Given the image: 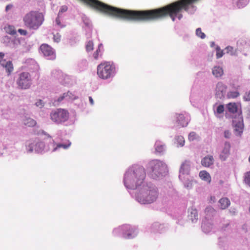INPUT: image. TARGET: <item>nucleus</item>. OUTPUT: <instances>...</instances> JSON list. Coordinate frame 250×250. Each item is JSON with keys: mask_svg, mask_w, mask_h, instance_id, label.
I'll use <instances>...</instances> for the list:
<instances>
[{"mask_svg": "<svg viewBox=\"0 0 250 250\" xmlns=\"http://www.w3.org/2000/svg\"><path fill=\"white\" fill-rule=\"evenodd\" d=\"M197 0H179L165 6L155 9V21L159 20L169 16L173 21L177 18L181 20L183 17V10L188 11L189 6Z\"/></svg>", "mask_w": 250, "mask_h": 250, "instance_id": "nucleus-1", "label": "nucleus"}, {"mask_svg": "<svg viewBox=\"0 0 250 250\" xmlns=\"http://www.w3.org/2000/svg\"><path fill=\"white\" fill-rule=\"evenodd\" d=\"M146 177L145 169L142 167H135L129 169L125 175L124 183L129 189H135L140 186Z\"/></svg>", "mask_w": 250, "mask_h": 250, "instance_id": "nucleus-2", "label": "nucleus"}, {"mask_svg": "<svg viewBox=\"0 0 250 250\" xmlns=\"http://www.w3.org/2000/svg\"><path fill=\"white\" fill-rule=\"evenodd\" d=\"M23 21L27 28L37 30L44 21V15L38 11H31L25 15Z\"/></svg>", "mask_w": 250, "mask_h": 250, "instance_id": "nucleus-3", "label": "nucleus"}, {"mask_svg": "<svg viewBox=\"0 0 250 250\" xmlns=\"http://www.w3.org/2000/svg\"><path fill=\"white\" fill-rule=\"evenodd\" d=\"M115 72V67L113 63L104 62L97 66V73L99 77L106 80L113 77Z\"/></svg>", "mask_w": 250, "mask_h": 250, "instance_id": "nucleus-4", "label": "nucleus"}, {"mask_svg": "<svg viewBox=\"0 0 250 250\" xmlns=\"http://www.w3.org/2000/svg\"><path fill=\"white\" fill-rule=\"evenodd\" d=\"M158 196V191L155 188L152 190L146 191V192H141L136 195L137 201L139 202H146L147 203H151L156 201Z\"/></svg>", "mask_w": 250, "mask_h": 250, "instance_id": "nucleus-5", "label": "nucleus"}, {"mask_svg": "<svg viewBox=\"0 0 250 250\" xmlns=\"http://www.w3.org/2000/svg\"><path fill=\"white\" fill-rule=\"evenodd\" d=\"M69 117L68 111L65 109L59 108L50 114L51 120L57 124H60L68 120Z\"/></svg>", "mask_w": 250, "mask_h": 250, "instance_id": "nucleus-6", "label": "nucleus"}, {"mask_svg": "<svg viewBox=\"0 0 250 250\" xmlns=\"http://www.w3.org/2000/svg\"><path fill=\"white\" fill-rule=\"evenodd\" d=\"M16 83L20 89H27L29 88L32 85V78L30 73L27 72L20 73Z\"/></svg>", "mask_w": 250, "mask_h": 250, "instance_id": "nucleus-7", "label": "nucleus"}, {"mask_svg": "<svg viewBox=\"0 0 250 250\" xmlns=\"http://www.w3.org/2000/svg\"><path fill=\"white\" fill-rule=\"evenodd\" d=\"M123 235L125 238L130 239L134 237L137 233L136 229L128 225H124L121 227Z\"/></svg>", "mask_w": 250, "mask_h": 250, "instance_id": "nucleus-8", "label": "nucleus"}, {"mask_svg": "<svg viewBox=\"0 0 250 250\" xmlns=\"http://www.w3.org/2000/svg\"><path fill=\"white\" fill-rule=\"evenodd\" d=\"M40 49L44 56L49 59H54L56 58L55 53L53 48L47 44H42L40 46Z\"/></svg>", "mask_w": 250, "mask_h": 250, "instance_id": "nucleus-9", "label": "nucleus"}, {"mask_svg": "<svg viewBox=\"0 0 250 250\" xmlns=\"http://www.w3.org/2000/svg\"><path fill=\"white\" fill-rule=\"evenodd\" d=\"M28 146L29 152H32L34 150L38 153H41L43 150L45 145L43 142L35 140L30 144Z\"/></svg>", "mask_w": 250, "mask_h": 250, "instance_id": "nucleus-10", "label": "nucleus"}, {"mask_svg": "<svg viewBox=\"0 0 250 250\" xmlns=\"http://www.w3.org/2000/svg\"><path fill=\"white\" fill-rule=\"evenodd\" d=\"M227 86L222 82H219L217 83L216 87V96L219 98H221L224 97L226 90Z\"/></svg>", "mask_w": 250, "mask_h": 250, "instance_id": "nucleus-11", "label": "nucleus"}, {"mask_svg": "<svg viewBox=\"0 0 250 250\" xmlns=\"http://www.w3.org/2000/svg\"><path fill=\"white\" fill-rule=\"evenodd\" d=\"M202 229L205 233L210 232L213 229V224L210 219H204L202 221Z\"/></svg>", "mask_w": 250, "mask_h": 250, "instance_id": "nucleus-12", "label": "nucleus"}, {"mask_svg": "<svg viewBox=\"0 0 250 250\" xmlns=\"http://www.w3.org/2000/svg\"><path fill=\"white\" fill-rule=\"evenodd\" d=\"M230 144L229 142H225L224 147L220 155V158L222 161H225L230 154Z\"/></svg>", "mask_w": 250, "mask_h": 250, "instance_id": "nucleus-13", "label": "nucleus"}, {"mask_svg": "<svg viewBox=\"0 0 250 250\" xmlns=\"http://www.w3.org/2000/svg\"><path fill=\"white\" fill-rule=\"evenodd\" d=\"M188 218L190 220L192 223H195L198 220L197 211L196 208L193 207L188 208Z\"/></svg>", "mask_w": 250, "mask_h": 250, "instance_id": "nucleus-14", "label": "nucleus"}, {"mask_svg": "<svg viewBox=\"0 0 250 250\" xmlns=\"http://www.w3.org/2000/svg\"><path fill=\"white\" fill-rule=\"evenodd\" d=\"M52 76L54 78L58 79L59 81L62 84L66 83V80L68 79V77L60 71H53L52 72Z\"/></svg>", "mask_w": 250, "mask_h": 250, "instance_id": "nucleus-15", "label": "nucleus"}, {"mask_svg": "<svg viewBox=\"0 0 250 250\" xmlns=\"http://www.w3.org/2000/svg\"><path fill=\"white\" fill-rule=\"evenodd\" d=\"M176 122L180 127L186 126L188 124V119L182 114H177Z\"/></svg>", "mask_w": 250, "mask_h": 250, "instance_id": "nucleus-16", "label": "nucleus"}, {"mask_svg": "<svg viewBox=\"0 0 250 250\" xmlns=\"http://www.w3.org/2000/svg\"><path fill=\"white\" fill-rule=\"evenodd\" d=\"M214 158L211 155H208L201 160V164L205 167H209L214 164Z\"/></svg>", "mask_w": 250, "mask_h": 250, "instance_id": "nucleus-17", "label": "nucleus"}, {"mask_svg": "<svg viewBox=\"0 0 250 250\" xmlns=\"http://www.w3.org/2000/svg\"><path fill=\"white\" fill-rule=\"evenodd\" d=\"M190 170V164L189 162L186 161L184 162L180 168L179 177H181V174H188Z\"/></svg>", "mask_w": 250, "mask_h": 250, "instance_id": "nucleus-18", "label": "nucleus"}, {"mask_svg": "<svg viewBox=\"0 0 250 250\" xmlns=\"http://www.w3.org/2000/svg\"><path fill=\"white\" fill-rule=\"evenodd\" d=\"M199 176L203 181L210 184L211 181V178L209 173L206 170H202L199 172Z\"/></svg>", "mask_w": 250, "mask_h": 250, "instance_id": "nucleus-19", "label": "nucleus"}, {"mask_svg": "<svg viewBox=\"0 0 250 250\" xmlns=\"http://www.w3.org/2000/svg\"><path fill=\"white\" fill-rule=\"evenodd\" d=\"M215 210L211 206H208L205 210L206 216L204 219H208L211 220V217L213 216L215 214Z\"/></svg>", "mask_w": 250, "mask_h": 250, "instance_id": "nucleus-20", "label": "nucleus"}, {"mask_svg": "<svg viewBox=\"0 0 250 250\" xmlns=\"http://www.w3.org/2000/svg\"><path fill=\"white\" fill-rule=\"evenodd\" d=\"M1 65L5 69L8 75H11L14 70L13 65L11 61H7L1 64Z\"/></svg>", "mask_w": 250, "mask_h": 250, "instance_id": "nucleus-21", "label": "nucleus"}, {"mask_svg": "<svg viewBox=\"0 0 250 250\" xmlns=\"http://www.w3.org/2000/svg\"><path fill=\"white\" fill-rule=\"evenodd\" d=\"M212 73L215 77H220L223 75L224 71L222 67L214 66L212 68Z\"/></svg>", "mask_w": 250, "mask_h": 250, "instance_id": "nucleus-22", "label": "nucleus"}, {"mask_svg": "<svg viewBox=\"0 0 250 250\" xmlns=\"http://www.w3.org/2000/svg\"><path fill=\"white\" fill-rule=\"evenodd\" d=\"M229 111L231 113H235L237 112L238 107L236 103H230L227 105Z\"/></svg>", "mask_w": 250, "mask_h": 250, "instance_id": "nucleus-23", "label": "nucleus"}, {"mask_svg": "<svg viewBox=\"0 0 250 250\" xmlns=\"http://www.w3.org/2000/svg\"><path fill=\"white\" fill-rule=\"evenodd\" d=\"M23 122L24 125L28 127H33L36 125V121L29 117L25 118Z\"/></svg>", "mask_w": 250, "mask_h": 250, "instance_id": "nucleus-24", "label": "nucleus"}, {"mask_svg": "<svg viewBox=\"0 0 250 250\" xmlns=\"http://www.w3.org/2000/svg\"><path fill=\"white\" fill-rule=\"evenodd\" d=\"M5 31L11 35H15L16 34V30L14 26L8 25L4 27Z\"/></svg>", "mask_w": 250, "mask_h": 250, "instance_id": "nucleus-25", "label": "nucleus"}, {"mask_svg": "<svg viewBox=\"0 0 250 250\" xmlns=\"http://www.w3.org/2000/svg\"><path fill=\"white\" fill-rule=\"evenodd\" d=\"M155 150L157 152L161 153L165 150V146L159 141H156L155 143Z\"/></svg>", "mask_w": 250, "mask_h": 250, "instance_id": "nucleus-26", "label": "nucleus"}, {"mask_svg": "<svg viewBox=\"0 0 250 250\" xmlns=\"http://www.w3.org/2000/svg\"><path fill=\"white\" fill-rule=\"evenodd\" d=\"M230 221L229 220L223 219L221 223L220 228L223 230H226L230 226Z\"/></svg>", "mask_w": 250, "mask_h": 250, "instance_id": "nucleus-27", "label": "nucleus"}, {"mask_svg": "<svg viewBox=\"0 0 250 250\" xmlns=\"http://www.w3.org/2000/svg\"><path fill=\"white\" fill-rule=\"evenodd\" d=\"M152 167H153L152 168V171H157L159 170V167L160 166L162 165V163L161 162L156 160L153 161L150 163Z\"/></svg>", "mask_w": 250, "mask_h": 250, "instance_id": "nucleus-28", "label": "nucleus"}, {"mask_svg": "<svg viewBox=\"0 0 250 250\" xmlns=\"http://www.w3.org/2000/svg\"><path fill=\"white\" fill-rule=\"evenodd\" d=\"M163 228V226L158 222L154 223L151 226V229L154 232H160Z\"/></svg>", "mask_w": 250, "mask_h": 250, "instance_id": "nucleus-29", "label": "nucleus"}, {"mask_svg": "<svg viewBox=\"0 0 250 250\" xmlns=\"http://www.w3.org/2000/svg\"><path fill=\"white\" fill-rule=\"evenodd\" d=\"M103 47L102 44H100L98 45V49L96 50V51L93 53V56L95 60H98L99 56H102V51L101 47Z\"/></svg>", "mask_w": 250, "mask_h": 250, "instance_id": "nucleus-30", "label": "nucleus"}, {"mask_svg": "<svg viewBox=\"0 0 250 250\" xmlns=\"http://www.w3.org/2000/svg\"><path fill=\"white\" fill-rule=\"evenodd\" d=\"M243 125L241 123H238L235 125L234 130L237 133L238 135H240L241 134L243 131Z\"/></svg>", "mask_w": 250, "mask_h": 250, "instance_id": "nucleus-31", "label": "nucleus"}, {"mask_svg": "<svg viewBox=\"0 0 250 250\" xmlns=\"http://www.w3.org/2000/svg\"><path fill=\"white\" fill-rule=\"evenodd\" d=\"M239 93L237 91H229L228 93L227 97L228 98H235L239 96Z\"/></svg>", "mask_w": 250, "mask_h": 250, "instance_id": "nucleus-32", "label": "nucleus"}, {"mask_svg": "<svg viewBox=\"0 0 250 250\" xmlns=\"http://www.w3.org/2000/svg\"><path fill=\"white\" fill-rule=\"evenodd\" d=\"M177 144L181 146H183L185 144V140L183 136H179L176 138Z\"/></svg>", "mask_w": 250, "mask_h": 250, "instance_id": "nucleus-33", "label": "nucleus"}, {"mask_svg": "<svg viewBox=\"0 0 250 250\" xmlns=\"http://www.w3.org/2000/svg\"><path fill=\"white\" fill-rule=\"evenodd\" d=\"M196 35L201 38L202 39H204L206 37L205 34L202 32L201 29L200 28H198L196 30Z\"/></svg>", "mask_w": 250, "mask_h": 250, "instance_id": "nucleus-34", "label": "nucleus"}, {"mask_svg": "<svg viewBox=\"0 0 250 250\" xmlns=\"http://www.w3.org/2000/svg\"><path fill=\"white\" fill-rule=\"evenodd\" d=\"M199 138L197 134L194 132H190L188 135V139L189 141H193Z\"/></svg>", "mask_w": 250, "mask_h": 250, "instance_id": "nucleus-35", "label": "nucleus"}, {"mask_svg": "<svg viewBox=\"0 0 250 250\" xmlns=\"http://www.w3.org/2000/svg\"><path fill=\"white\" fill-rule=\"evenodd\" d=\"M94 48V43L92 41H89L86 45V50L87 51L93 50Z\"/></svg>", "mask_w": 250, "mask_h": 250, "instance_id": "nucleus-36", "label": "nucleus"}, {"mask_svg": "<svg viewBox=\"0 0 250 250\" xmlns=\"http://www.w3.org/2000/svg\"><path fill=\"white\" fill-rule=\"evenodd\" d=\"M244 181L245 183L250 187V172L246 173Z\"/></svg>", "mask_w": 250, "mask_h": 250, "instance_id": "nucleus-37", "label": "nucleus"}, {"mask_svg": "<svg viewBox=\"0 0 250 250\" xmlns=\"http://www.w3.org/2000/svg\"><path fill=\"white\" fill-rule=\"evenodd\" d=\"M223 50H221L218 47L216 48V58L217 59L221 58L223 56Z\"/></svg>", "mask_w": 250, "mask_h": 250, "instance_id": "nucleus-38", "label": "nucleus"}, {"mask_svg": "<svg viewBox=\"0 0 250 250\" xmlns=\"http://www.w3.org/2000/svg\"><path fill=\"white\" fill-rule=\"evenodd\" d=\"M241 230L244 233H247L248 231V224L247 223H244V224H243L241 227Z\"/></svg>", "mask_w": 250, "mask_h": 250, "instance_id": "nucleus-39", "label": "nucleus"}, {"mask_svg": "<svg viewBox=\"0 0 250 250\" xmlns=\"http://www.w3.org/2000/svg\"><path fill=\"white\" fill-rule=\"evenodd\" d=\"M60 17L59 15L58 16L57 18L56 19V24L58 25V26L60 28H63L65 26V25L62 24L61 23V20L60 19Z\"/></svg>", "mask_w": 250, "mask_h": 250, "instance_id": "nucleus-40", "label": "nucleus"}, {"mask_svg": "<svg viewBox=\"0 0 250 250\" xmlns=\"http://www.w3.org/2000/svg\"><path fill=\"white\" fill-rule=\"evenodd\" d=\"M243 99L246 101H250V90L245 93Z\"/></svg>", "mask_w": 250, "mask_h": 250, "instance_id": "nucleus-41", "label": "nucleus"}, {"mask_svg": "<svg viewBox=\"0 0 250 250\" xmlns=\"http://www.w3.org/2000/svg\"><path fill=\"white\" fill-rule=\"evenodd\" d=\"M217 112L218 114L222 113L224 111V107L223 105H219L217 108Z\"/></svg>", "mask_w": 250, "mask_h": 250, "instance_id": "nucleus-42", "label": "nucleus"}, {"mask_svg": "<svg viewBox=\"0 0 250 250\" xmlns=\"http://www.w3.org/2000/svg\"><path fill=\"white\" fill-rule=\"evenodd\" d=\"M230 201L228 198L223 197L219 201V203H229Z\"/></svg>", "mask_w": 250, "mask_h": 250, "instance_id": "nucleus-43", "label": "nucleus"}, {"mask_svg": "<svg viewBox=\"0 0 250 250\" xmlns=\"http://www.w3.org/2000/svg\"><path fill=\"white\" fill-rule=\"evenodd\" d=\"M71 143L69 142L68 144H59L57 145V147H63L64 149L67 148L70 146Z\"/></svg>", "mask_w": 250, "mask_h": 250, "instance_id": "nucleus-44", "label": "nucleus"}, {"mask_svg": "<svg viewBox=\"0 0 250 250\" xmlns=\"http://www.w3.org/2000/svg\"><path fill=\"white\" fill-rule=\"evenodd\" d=\"M67 10V7L66 6H62L59 12V13H58L59 16H60V15L62 13L66 11Z\"/></svg>", "mask_w": 250, "mask_h": 250, "instance_id": "nucleus-45", "label": "nucleus"}, {"mask_svg": "<svg viewBox=\"0 0 250 250\" xmlns=\"http://www.w3.org/2000/svg\"><path fill=\"white\" fill-rule=\"evenodd\" d=\"M4 54L2 52H0V64L5 62V60L4 59Z\"/></svg>", "mask_w": 250, "mask_h": 250, "instance_id": "nucleus-46", "label": "nucleus"}, {"mask_svg": "<svg viewBox=\"0 0 250 250\" xmlns=\"http://www.w3.org/2000/svg\"><path fill=\"white\" fill-rule=\"evenodd\" d=\"M18 31L21 35L26 36L27 34V31L25 30L19 29Z\"/></svg>", "mask_w": 250, "mask_h": 250, "instance_id": "nucleus-47", "label": "nucleus"}, {"mask_svg": "<svg viewBox=\"0 0 250 250\" xmlns=\"http://www.w3.org/2000/svg\"><path fill=\"white\" fill-rule=\"evenodd\" d=\"M245 43L246 47H245L246 49H249L248 46H250V41L248 40L247 42L242 41L240 42V44H243Z\"/></svg>", "mask_w": 250, "mask_h": 250, "instance_id": "nucleus-48", "label": "nucleus"}, {"mask_svg": "<svg viewBox=\"0 0 250 250\" xmlns=\"http://www.w3.org/2000/svg\"><path fill=\"white\" fill-rule=\"evenodd\" d=\"M231 136V133L229 130H225L224 131V137L226 138H229Z\"/></svg>", "mask_w": 250, "mask_h": 250, "instance_id": "nucleus-49", "label": "nucleus"}, {"mask_svg": "<svg viewBox=\"0 0 250 250\" xmlns=\"http://www.w3.org/2000/svg\"><path fill=\"white\" fill-rule=\"evenodd\" d=\"M225 242V239L223 238H219V245L220 246H223L224 243Z\"/></svg>", "mask_w": 250, "mask_h": 250, "instance_id": "nucleus-50", "label": "nucleus"}, {"mask_svg": "<svg viewBox=\"0 0 250 250\" xmlns=\"http://www.w3.org/2000/svg\"><path fill=\"white\" fill-rule=\"evenodd\" d=\"M36 105L37 106H39L40 107H42L43 106V103L42 102V101L40 100L39 101H38L36 103Z\"/></svg>", "mask_w": 250, "mask_h": 250, "instance_id": "nucleus-51", "label": "nucleus"}, {"mask_svg": "<svg viewBox=\"0 0 250 250\" xmlns=\"http://www.w3.org/2000/svg\"><path fill=\"white\" fill-rule=\"evenodd\" d=\"M230 204H220V208L222 209H224L229 207Z\"/></svg>", "mask_w": 250, "mask_h": 250, "instance_id": "nucleus-52", "label": "nucleus"}, {"mask_svg": "<svg viewBox=\"0 0 250 250\" xmlns=\"http://www.w3.org/2000/svg\"><path fill=\"white\" fill-rule=\"evenodd\" d=\"M67 95V94L66 93H64L62 96H60L58 99V102H61L63 100V99L65 98V97H66Z\"/></svg>", "mask_w": 250, "mask_h": 250, "instance_id": "nucleus-53", "label": "nucleus"}, {"mask_svg": "<svg viewBox=\"0 0 250 250\" xmlns=\"http://www.w3.org/2000/svg\"><path fill=\"white\" fill-rule=\"evenodd\" d=\"M13 5L12 4H8L5 8L6 11H8L9 9L13 7Z\"/></svg>", "mask_w": 250, "mask_h": 250, "instance_id": "nucleus-54", "label": "nucleus"}, {"mask_svg": "<svg viewBox=\"0 0 250 250\" xmlns=\"http://www.w3.org/2000/svg\"><path fill=\"white\" fill-rule=\"evenodd\" d=\"M225 49L227 51V52H229V51H232L233 48L231 46H228Z\"/></svg>", "mask_w": 250, "mask_h": 250, "instance_id": "nucleus-55", "label": "nucleus"}, {"mask_svg": "<svg viewBox=\"0 0 250 250\" xmlns=\"http://www.w3.org/2000/svg\"><path fill=\"white\" fill-rule=\"evenodd\" d=\"M89 100L91 105L94 104V101L91 97H89Z\"/></svg>", "mask_w": 250, "mask_h": 250, "instance_id": "nucleus-56", "label": "nucleus"}, {"mask_svg": "<svg viewBox=\"0 0 250 250\" xmlns=\"http://www.w3.org/2000/svg\"><path fill=\"white\" fill-rule=\"evenodd\" d=\"M216 201L215 198L214 196L210 197V202H215Z\"/></svg>", "mask_w": 250, "mask_h": 250, "instance_id": "nucleus-57", "label": "nucleus"}, {"mask_svg": "<svg viewBox=\"0 0 250 250\" xmlns=\"http://www.w3.org/2000/svg\"><path fill=\"white\" fill-rule=\"evenodd\" d=\"M229 211L230 213H232V214H234L235 213V209L232 208V209H229Z\"/></svg>", "mask_w": 250, "mask_h": 250, "instance_id": "nucleus-58", "label": "nucleus"}, {"mask_svg": "<svg viewBox=\"0 0 250 250\" xmlns=\"http://www.w3.org/2000/svg\"><path fill=\"white\" fill-rule=\"evenodd\" d=\"M249 212L250 213V208H249Z\"/></svg>", "mask_w": 250, "mask_h": 250, "instance_id": "nucleus-59", "label": "nucleus"}]
</instances>
